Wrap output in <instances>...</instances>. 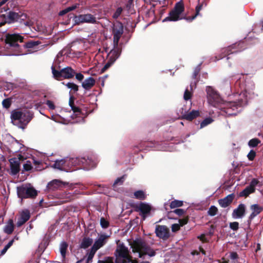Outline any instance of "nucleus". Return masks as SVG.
Segmentation results:
<instances>
[{"mask_svg":"<svg viewBox=\"0 0 263 263\" xmlns=\"http://www.w3.org/2000/svg\"><path fill=\"white\" fill-rule=\"evenodd\" d=\"M229 107L227 108L226 110V112L229 115H236V112H232L231 110L232 109L235 111L238 108V104L236 102H231L229 104Z\"/></svg>","mask_w":263,"mask_h":263,"instance_id":"33","label":"nucleus"},{"mask_svg":"<svg viewBox=\"0 0 263 263\" xmlns=\"http://www.w3.org/2000/svg\"><path fill=\"white\" fill-rule=\"evenodd\" d=\"M93 243V239L91 238L85 237H84L80 245V248L81 249H87Z\"/></svg>","mask_w":263,"mask_h":263,"instance_id":"31","label":"nucleus"},{"mask_svg":"<svg viewBox=\"0 0 263 263\" xmlns=\"http://www.w3.org/2000/svg\"><path fill=\"white\" fill-rule=\"evenodd\" d=\"M134 197L137 199L145 200L146 198V195L142 190H138L134 193Z\"/></svg>","mask_w":263,"mask_h":263,"instance_id":"36","label":"nucleus"},{"mask_svg":"<svg viewBox=\"0 0 263 263\" xmlns=\"http://www.w3.org/2000/svg\"><path fill=\"white\" fill-rule=\"evenodd\" d=\"M113 34L122 35L123 33V26L121 23L114 26L112 30Z\"/></svg>","mask_w":263,"mask_h":263,"instance_id":"34","label":"nucleus"},{"mask_svg":"<svg viewBox=\"0 0 263 263\" xmlns=\"http://www.w3.org/2000/svg\"><path fill=\"white\" fill-rule=\"evenodd\" d=\"M7 151V157L9 162V167L7 169V172L10 175L15 176L16 175V158H11V154H14L15 152L13 153L10 148H8Z\"/></svg>","mask_w":263,"mask_h":263,"instance_id":"9","label":"nucleus"},{"mask_svg":"<svg viewBox=\"0 0 263 263\" xmlns=\"http://www.w3.org/2000/svg\"><path fill=\"white\" fill-rule=\"evenodd\" d=\"M96 83V81L92 77L86 79L82 83V86L87 90H90Z\"/></svg>","mask_w":263,"mask_h":263,"instance_id":"29","label":"nucleus"},{"mask_svg":"<svg viewBox=\"0 0 263 263\" xmlns=\"http://www.w3.org/2000/svg\"><path fill=\"white\" fill-rule=\"evenodd\" d=\"M200 66H201V64L198 65V66H197L195 67V68L194 70L193 75H192V78L193 79H197V76H198V74L201 70Z\"/></svg>","mask_w":263,"mask_h":263,"instance_id":"49","label":"nucleus"},{"mask_svg":"<svg viewBox=\"0 0 263 263\" xmlns=\"http://www.w3.org/2000/svg\"><path fill=\"white\" fill-rule=\"evenodd\" d=\"M246 206L245 204H239L237 208L235 209L232 213V216L235 218H241L246 214Z\"/></svg>","mask_w":263,"mask_h":263,"instance_id":"21","label":"nucleus"},{"mask_svg":"<svg viewBox=\"0 0 263 263\" xmlns=\"http://www.w3.org/2000/svg\"><path fill=\"white\" fill-rule=\"evenodd\" d=\"M11 123L14 125H16V110H13L11 115Z\"/></svg>","mask_w":263,"mask_h":263,"instance_id":"52","label":"nucleus"},{"mask_svg":"<svg viewBox=\"0 0 263 263\" xmlns=\"http://www.w3.org/2000/svg\"><path fill=\"white\" fill-rule=\"evenodd\" d=\"M184 10V7L183 3L180 2L175 4V6L173 10L170 13L169 15L165 18L163 22L170 21H177L180 20L185 19L184 17L181 16V14ZM185 17H186L185 16Z\"/></svg>","mask_w":263,"mask_h":263,"instance_id":"4","label":"nucleus"},{"mask_svg":"<svg viewBox=\"0 0 263 263\" xmlns=\"http://www.w3.org/2000/svg\"><path fill=\"white\" fill-rule=\"evenodd\" d=\"M114 35V45L115 47V49L119 48L118 47V45L119 41L120 40V39L121 36V35H117V34H113Z\"/></svg>","mask_w":263,"mask_h":263,"instance_id":"51","label":"nucleus"},{"mask_svg":"<svg viewBox=\"0 0 263 263\" xmlns=\"http://www.w3.org/2000/svg\"><path fill=\"white\" fill-rule=\"evenodd\" d=\"M188 220H189L188 217H185V218H184L182 219H180L179 220V224L180 226H183L184 225L186 224L187 223Z\"/></svg>","mask_w":263,"mask_h":263,"instance_id":"60","label":"nucleus"},{"mask_svg":"<svg viewBox=\"0 0 263 263\" xmlns=\"http://www.w3.org/2000/svg\"><path fill=\"white\" fill-rule=\"evenodd\" d=\"M132 256L130 255H127L123 258H117L116 260V263H130L132 261Z\"/></svg>","mask_w":263,"mask_h":263,"instance_id":"38","label":"nucleus"},{"mask_svg":"<svg viewBox=\"0 0 263 263\" xmlns=\"http://www.w3.org/2000/svg\"><path fill=\"white\" fill-rule=\"evenodd\" d=\"M183 205V201L181 200H174L172 201L170 205L171 209L181 207Z\"/></svg>","mask_w":263,"mask_h":263,"instance_id":"39","label":"nucleus"},{"mask_svg":"<svg viewBox=\"0 0 263 263\" xmlns=\"http://www.w3.org/2000/svg\"><path fill=\"white\" fill-rule=\"evenodd\" d=\"M78 5H72L71 6H70V7H68L65 8L64 10H62V11H61L59 12V15L63 16V15H65V14H66L67 13L76 9L78 7Z\"/></svg>","mask_w":263,"mask_h":263,"instance_id":"37","label":"nucleus"},{"mask_svg":"<svg viewBox=\"0 0 263 263\" xmlns=\"http://www.w3.org/2000/svg\"><path fill=\"white\" fill-rule=\"evenodd\" d=\"M218 212V209L214 205H212L209 208L208 214L211 216H214L217 214Z\"/></svg>","mask_w":263,"mask_h":263,"instance_id":"46","label":"nucleus"},{"mask_svg":"<svg viewBox=\"0 0 263 263\" xmlns=\"http://www.w3.org/2000/svg\"><path fill=\"white\" fill-rule=\"evenodd\" d=\"M100 224L102 228L106 229L109 227V222L105 218L101 217L100 219Z\"/></svg>","mask_w":263,"mask_h":263,"instance_id":"48","label":"nucleus"},{"mask_svg":"<svg viewBox=\"0 0 263 263\" xmlns=\"http://www.w3.org/2000/svg\"><path fill=\"white\" fill-rule=\"evenodd\" d=\"M6 48L12 49V53L6 54L7 55H15L16 54V34H8L5 40Z\"/></svg>","mask_w":263,"mask_h":263,"instance_id":"8","label":"nucleus"},{"mask_svg":"<svg viewBox=\"0 0 263 263\" xmlns=\"http://www.w3.org/2000/svg\"><path fill=\"white\" fill-rule=\"evenodd\" d=\"M259 181L256 179H253L249 186H247L243 191L239 193L240 197H248L250 194L253 193L255 191V186L257 185Z\"/></svg>","mask_w":263,"mask_h":263,"instance_id":"13","label":"nucleus"},{"mask_svg":"<svg viewBox=\"0 0 263 263\" xmlns=\"http://www.w3.org/2000/svg\"><path fill=\"white\" fill-rule=\"evenodd\" d=\"M206 91L207 92V98L209 104L216 107L220 104L222 100L219 95L212 87L208 86Z\"/></svg>","mask_w":263,"mask_h":263,"instance_id":"6","label":"nucleus"},{"mask_svg":"<svg viewBox=\"0 0 263 263\" xmlns=\"http://www.w3.org/2000/svg\"><path fill=\"white\" fill-rule=\"evenodd\" d=\"M32 118L33 114L27 109L17 111V127L24 129Z\"/></svg>","mask_w":263,"mask_h":263,"instance_id":"5","label":"nucleus"},{"mask_svg":"<svg viewBox=\"0 0 263 263\" xmlns=\"http://www.w3.org/2000/svg\"><path fill=\"white\" fill-rule=\"evenodd\" d=\"M116 255L117 258H123L125 257L129 254V251L127 247H126L123 243L120 244L116 250Z\"/></svg>","mask_w":263,"mask_h":263,"instance_id":"22","label":"nucleus"},{"mask_svg":"<svg viewBox=\"0 0 263 263\" xmlns=\"http://www.w3.org/2000/svg\"><path fill=\"white\" fill-rule=\"evenodd\" d=\"M6 140L8 142H9L10 144H13L16 141L15 139L10 134L6 135Z\"/></svg>","mask_w":263,"mask_h":263,"instance_id":"54","label":"nucleus"},{"mask_svg":"<svg viewBox=\"0 0 263 263\" xmlns=\"http://www.w3.org/2000/svg\"><path fill=\"white\" fill-rule=\"evenodd\" d=\"M79 160L80 168H83L84 170H88L95 166V163L91 158L88 157H79Z\"/></svg>","mask_w":263,"mask_h":263,"instance_id":"16","label":"nucleus"},{"mask_svg":"<svg viewBox=\"0 0 263 263\" xmlns=\"http://www.w3.org/2000/svg\"><path fill=\"white\" fill-rule=\"evenodd\" d=\"M136 211L141 213V216L143 219H145L146 216L150 213L152 210V207L148 204L145 202H140L135 206Z\"/></svg>","mask_w":263,"mask_h":263,"instance_id":"14","label":"nucleus"},{"mask_svg":"<svg viewBox=\"0 0 263 263\" xmlns=\"http://www.w3.org/2000/svg\"><path fill=\"white\" fill-rule=\"evenodd\" d=\"M27 85L26 84V82L24 81H22L20 82H17V87H20L22 89H26Z\"/></svg>","mask_w":263,"mask_h":263,"instance_id":"63","label":"nucleus"},{"mask_svg":"<svg viewBox=\"0 0 263 263\" xmlns=\"http://www.w3.org/2000/svg\"><path fill=\"white\" fill-rule=\"evenodd\" d=\"M185 213V211L181 209H177L173 211L169 212L168 213V216H171L173 213H175L178 216H180Z\"/></svg>","mask_w":263,"mask_h":263,"instance_id":"47","label":"nucleus"},{"mask_svg":"<svg viewBox=\"0 0 263 263\" xmlns=\"http://www.w3.org/2000/svg\"><path fill=\"white\" fill-rule=\"evenodd\" d=\"M256 152L254 150H251L247 155V157L250 161L254 160L256 156Z\"/></svg>","mask_w":263,"mask_h":263,"instance_id":"53","label":"nucleus"},{"mask_svg":"<svg viewBox=\"0 0 263 263\" xmlns=\"http://www.w3.org/2000/svg\"><path fill=\"white\" fill-rule=\"evenodd\" d=\"M236 45H232L229 46L226 48L223 49L222 54L223 55L220 57V59L223 58L226 56H228L231 54L237 53L239 51L235 49Z\"/></svg>","mask_w":263,"mask_h":263,"instance_id":"30","label":"nucleus"},{"mask_svg":"<svg viewBox=\"0 0 263 263\" xmlns=\"http://www.w3.org/2000/svg\"><path fill=\"white\" fill-rule=\"evenodd\" d=\"M98 263H114V259L112 257H105V259L103 260H99Z\"/></svg>","mask_w":263,"mask_h":263,"instance_id":"55","label":"nucleus"},{"mask_svg":"<svg viewBox=\"0 0 263 263\" xmlns=\"http://www.w3.org/2000/svg\"><path fill=\"white\" fill-rule=\"evenodd\" d=\"M235 197L234 194H231L222 199L218 200V203L222 208H227L231 204Z\"/></svg>","mask_w":263,"mask_h":263,"instance_id":"25","label":"nucleus"},{"mask_svg":"<svg viewBox=\"0 0 263 263\" xmlns=\"http://www.w3.org/2000/svg\"><path fill=\"white\" fill-rule=\"evenodd\" d=\"M39 45V43L35 41H26L23 45L17 44V55L26 54L28 49L32 48Z\"/></svg>","mask_w":263,"mask_h":263,"instance_id":"10","label":"nucleus"},{"mask_svg":"<svg viewBox=\"0 0 263 263\" xmlns=\"http://www.w3.org/2000/svg\"><path fill=\"white\" fill-rule=\"evenodd\" d=\"M97 250H96L95 249L91 247L90 251L88 254V257L86 260V263H89L92 261V258L97 252Z\"/></svg>","mask_w":263,"mask_h":263,"instance_id":"41","label":"nucleus"},{"mask_svg":"<svg viewBox=\"0 0 263 263\" xmlns=\"http://www.w3.org/2000/svg\"><path fill=\"white\" fill-rule=\"evenodd\" d=\"M14 242V239H12L9 241V242L5 246L4 248L1 251V255H4L7 250L12 246Z\"/></svg>","mask_w":263,"mask_h":263,"instance_id":"45","label":"nucleus"},{"mask_svg":"<svg viewBox=\"0 0 263 263\" xmlns=\"http://www.w3.org/2000/svg\"><path fill=\"white\" fill-rule=\"evenodd\" d=\"M16 16V14L14 12H10L7 17H6L5 14H0V20H2V22H0V26L4 25L7 22L9 23H11V21H13L15 19Z\"/></svg>","mask_w":263,"mask_h":263,"instance_id":"28","label":"nucleus"},{"mask_svg":"<svg viewBox=\"0 0 263 263\" xmlns=\"http://www.w3.org/2000/svg\"><path fill=\"white\" fill-rule=\"evenodd\" d=\"M155 233L158 237L164 240L170 237V230L166 226L157 225Z\"/></svg>","mask_w":263,"mask_h":263,"instance_id":"12","label":"nucleus"},{"mask_svg":"<svg viewBox=\"0 0 263 263\" xmlns=\"http://www.w3.org/2000/svg\"><path fill=\"white\" fill-rule=\"evenodd\" d=\"M125 175H123L121 177L118 178L114 182L113 184L114 186H116V185L119 184L121 185L123 184L125 180Z\"/></svg>","mask_w":263,"mask_h":263,"instance_id":"50","label":"nucleus"},{"mask_svg":"<svg viewBox=\"0 0 263 263\" xmlns=\"http://www.w3.org/2000/svg\"><path fill=\"white\" fill-rule=\"evenodd\" d=\"M51 69L53 78L57 81H61L63 79H71L76 74V71L70 66L57 70L55 66L52 65Z\"/></svg>","mask_w":263,"mask_h":263,"instance_id":"2","label":"nucleus"},{"mask_svg":"<svg viewBox=\"0 0 263 263\" xmlns=\"http://www.w3.org/2000/svg\"><path fill=\"white\" fill-rule=\"evenodd\" d=\"M120 48L114 49L111 50L108 54V60L106 63L104 67L101 69V72H104L107 69H108L116 61V60L119 58L120 54Z\"/></svg>","mask_w":263,"mask_h":263,"instance_id":"7","label":"nucleus"},{"mask_svg":"<svg viewBox=\"0 0 263 263\" xmlns=\"http://www.w3.org/2000/svg\"><path fill=\"white\" fill-rule=\"evenodd\" d=\"M76 22L79 23H88L95 24L96 18L91 14H81L76 17Z\"/></svg>","mask_w":263,"mask_h":263,"instance_id":"19","label":"nucleus"},{"mask_svg":"<svg viewBox=\"0 0 263 263\" xmlns=\"http://www.w3.org/2000/svg\"><path fill=\"white\" fill-rule=\"evenodd\" d=\"M200 116V112L197 110H192L190 112L185 111L184 113L181 112V116L180 119L186 120L189 121H192Z\"/></svg>","mask_w":263,"mask_h":263,"instance_id":"20","label":"nucleus"},{"mask_svg":"<svg viewBox=\"0 0 263 263\" xmlns=\"http://www.w3.org/2000/svg\"><path fill=\"white\" fill-rule=\"evenodd\" d=\"M38 195V191L30 184H23L17 186V197L23 198L35 199Z\"/></svg>","mask_w":263,"mask_h":263,"instance_id":"3","label":"nucleus"},{"mask_svg":"<svg viewBox=\"0 0 263 263\" xmlns=\"http://www.w3.org/2000/svg\"><path fill=\"white\" fill-rule=\"evenodd\" d=\"M67 166V165L65 164V159H63L56 160L52 166L54 168L68 172L69 168H68V166Z\"/></svg>","mask_w":263,"mask_h":263,"instance_id":"26","label":"nucleus"},{"mask_svg":"<svg viewBox=\"0 0 263 263\" xmlns=\"http://www.w3.org/2000/svg\"><path fill=\"white\" fill-rule=\"evenodd\" d=\"M260 140L257 138H253L251 139L248 142V145L250 147H256L260 143Z\"/></svg>","mask_w":263,"mask_h":263,"instance_id":"43","label":"nucleus"},{"mask_svg":"<svg viewBox=\"0 0 263 263\" xmlns=\"http://www.w3.org/2000/svg\"><path fill=\"white\" fill-rule=\"evenodd\" d=\"M230 228L234 231H237L239 229V223L236 221L231 222Z\"/></svg>","mask_w":263,"mask_h":263,"instance_id":"56","label":"nucleus"},{"mask_svg":"<svg viewBox=\"0 0 263 263\" xmlns=\"http://www.w3.org/2000/svg\"><path fill=\"white\" fill-rule=\"evenodd\" d=\"M68 248V245L66 242H63L61 244L60 252L63 258L65 257L66 251Z\"/></svg>","mask_w":263,"mask_h":263,"instance_id":"40","label":"nucleus"},{"mask_svg":"<svg viewBox=\"0 0 263 263\" xmlns=\"http://www.w3.org/2000/svg\"><path fill=\"white\" fill-rule=\"evenodd\" d=\"M20 218L17 221V227H20L26 222L30 217V211L25 209L20 213Z\"/></svg>","mask_w":263,"mask_h":263,"instance_id":"23","label":"nucleus"},{"mask_svg":"<svg viewBox=\"0 0 263 263\" xmlns=\"http://www.w3.org/2000/svg\"><path fill=\"white\" fill-rule=\"evenodd\" d=\"M11 103V101L10 99H6L3 101L2 104L4 107L8 108L10 106Z\"/></svg>","mask_w":263,"mask_h":263,"instance_id":"57","label":"nucleus"},{"mask_svg":"<svg viewBox=\"0 0 263 263\" xmlns=\"http://www.w3.org/2000/svg\"><path fill=\"white\" fill-rule=\"evenodd\" d=\"M108 238V236L106 235H100L99 238L96 240L92 247L95 249L96 250H99L106 243Z\"/></svg>","mask_w":263,"mask_h":263,"instance_id":"24","label":"nucleus"},{"mask_svg":"<svg viewBox=\"0 0 263 263\" xmlns=\"http://www.w3.org/2000/svg\"><path fill=\"white\" fill-rule=\"evenodd\" d=\"M180 226L179 224L174 223L172 225V227H171L172 231L173 232H176L180 229Z\"/></svg>","mask_w":263,"mask_h":263,"instance_id":"61","label":"nucleus"},{"mask_svg":"<svg viewBox=\"0 0 263 263\" xmlns=\"http://www.w3.org/2000/svg\"><path fill=\"white\" fill-rule=\"evenodd\" d=\"M65 164L67 165L68 172H73L80 168L79 158H70L65 159Z\"/></svg>","mask_w":263,"mask_h":263,"instance_id":"18","label":"nucleus"},{"mask_svg":"<svg viewBox=\"0 0 263 263\" xmlns=\"http://www.w3.org/2000/svg\"><path fill=\"white\" fill-rule=\"evenodd\" d=\"M17 42H20V43H21L22 44L21 45H23L25 42H26L27 41L25 40V39L23 36H22V35H20L19 34L17 33Z\"/></svg>","mask_w":263,"mask_h":263,"instance_id":"64","label":"nucleus"},{"mask_svg":"<svg viewBox=\"0 0 263 263\" xmlns=\"http://www.w3.org/2000/svg\"><path fill=\"white\" fill-rule=\"evenodd\" d=\"M32 25V22L26 13L21 11L17 12V28L30 27Z\"/></svg>","mask_w":263,"mask_h":263,"instance_id":"11","label":"nucleus"},{"mask_svg":"<svg viewBox=\"0 0 263 263\" xmlns=\"http://www.w3.org/2000/svg\"><path fill=\"white\" fill-rule=\"evenodd\" d=\"M63 183L61 181L54 179L49 182L47 185V189L49 191H54L62 186Z\"/></svg>","mask_w":263,"mask_h":263,"instance_id":"27","label":"nucleus"},{"mask_svg":"<svg viewBox=\"0 0 263 263\" xmlns=\"http://www.w3.org/2000/svg\"><path fill=\"white\" fill-rule=\"evenodd\" d=\"M213 121V120L210 117L205 118L201 122L200 128H203L204 127L212 123Z\"/></svg>","mask_w":263,"mask_h":263,"instance_id":"44","label":"nucleus"},{"mask_svg":"<svg viewBox=\"0 0 263 263\" xmlns=\"http://www.w3.org/2000/svg\"><path fill=\"white\" fill-rule=\"evenodd\" d=\"M201 8H202V5L199 4L198 5H197L196 7V8H195L196 13L194 15H193L192 16L184 17V18H185V20H186L188 22H192L193 20H194L197 17V15H198L199 14V12L201 10Z\"/></svg>","mask_w":263,"mask_h":263,"instance_id":"35","label":"nucleus"},{"mask_svg":"<svg viewBox=\"0 0 263 263\" xmlns=\"http://www.w3.org/2000/svg\"><path fill=\"white\" fill-rule=\"evenodd\" d=\"M192 93L189 91L188 89H186L184 93L183 98L186 101L190 100L192 97Z\"/></svg>","mask_w":263,"mask_h":263,"instance_id":"58","label":"nucleus"},{"mask_svg":"<svg viewBox=\"0 0 263 263\" xmlns=\"http://www.w3.org/2000/svg\"><path fill=\"white\" fill-rule=\"evenodd\" d=\"M14 230V224L13 220L9 219L4 227L3 231L5 233L10 234Z\"/></svg>","mask_w":263,"mask_h":263,"instance_id":"32","label":"nucleus"},{"mask_svg":"<svg viewBox=\"0 0 263 263\" xmlns=\"http://www.w3.org/2000/svg\"><path fill=\"white\" fill-rule=\"evenodd\" d=\"M130 246L134 253H139V258H143L145 255L153 257L156 254L155 251L141 238L136 239L130 243Z\"/></svg>","mask_w":263,"mask_h":263,"instance_id":"1","label":"nucleus"},{"mask_svg":"<svg viewBox=\"0 0 263 263\" xmlns=\"http://www.w3.org/2000/svg\"><path fill=\"white\" fill-rule=\"evenodd\" d=\"M65 85L68 88L73 90L74 92H76L79 90V86L73 82H68Z\"/></svg>","mask_w":263,"mask_h":263,"instance_id":"42","label":"nucleus"},{"mask_svg":"<svg viewBox=\"0 0 263 263\" xmlns=\"http://www.w3.org/2000/svg\"><path fill=\"white\" fill-rule=\"evenodd\" d=\"M250 209L252 211V212L250 215L247 220L249 227L251 224L252 221L255 217L263 211V208L257 204H254L250 206Z\"/></svg>","mask_w":263,"mask_h":263,"instance_id":"17","label":"nucleus"},{"mask_svg":"<svg viewBox=\"0 0 263 263\" xmlns=\"http://www.w3.org/2000/svg\"><path fill=\"white\" fill-rule=\"evenodd\" d=\"M17 148H18L17 150V159L19 161H23L29 157L30 154L28 153V148L22 143H19L18 141Z\"/></svg>","mask_w":263,"mask_h":263,"instance_id":"15","label":"nucleus"},{"mask_svg":"<svg viewBox=\"0 0 263 263\" xmlns=\"http://www.w3.org/2000/svg\"><path fill=\"white\" fill-rule=\"evenodd\" d=\"M71 109L73 111V113L75 114L76 116H79L82 114L81 110L79 107L76 106L73 107L72 106Z\"/></svg>","mask_w":263,"mask_h":263,"instance_id":"59","label":"nucleus"},{"mask_svg":"<svg viewBox=\"0 0 263 263\" xmlns=\"http://www.w3.org/2000/svg\"><path fill=\"white\" fill-rule=\"evenodd\" d=\"M46 104L48 105L50 109L53 110L55 108L53 102L50 100H47L46 102Z\"/></svg>","mask_w":263,"mask_h":263,"instance_id":"62","label":"nucleus"}]
</instances>
